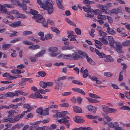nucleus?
I'll return each instance as SVG.
<instances>
[{
  "label": "nucleus",
  "mask_w": 130,
  "mask_h": 130,
  "mask_svg": "<svg viewBox=\"0 0 130 130\" xmlns=\"http://www.w3.org/2000/svg\"><path fill=\"white\" fill-rule=\"evenodd\" d=\"M37 2L41 8L47 11L48 14H51L53 13L54 10L53 6L50 2V0H37Z\"/></svg>",
  "instance_id": "f257e3e1"
},
{
  "label": "nucleus",
  "mask_w": 130,
  "mask_h": 130,
  "mask_svg": "<svg viewBox=\"0 0 130 130\" xmlns=\"http://www.w3.org/2000/svg\"><path fill=\"white\" fill-rule=\"evenodd\" d=\"M67 113V111H62L60 112H57L53 116L54 118H61L57 119L58 122H68L71 121L70 118L68 116H65Z\"/></svg>",
  "instance_id": "f03ea898"
},
{
  "label": "nucleus",
  "mask_w": 130,
  "mask_h": 130,
  "mask_svg": "<svg viewBox=\"0 0 130 130\" xmlns=\"http://www.w3.org/2000/svg\"><path fill=\"white\" fill-rule=\"evenodd\" d=\"M86 53L80 51L73 53L72 55V57L74 60L81 59L84 58L86 56Z\"/></svg>",
  "instance_id": "7ed1b4c3"
},
{
  "label": "nucleus",
  "mask_w": 130,
  "mask_h": 130,
  "mask_svg": "<svg viewBox=\"0 0 130 130\" xmlns=\"http://www.w3.org/2000/svg\"><path fill=\"white\" fill-rule=\"evenodd\" d=\"M107 124L109 126L112 128H114L116 130H118L120 128L117 122H105L104 124Z\"/></svg>",
  "instance_id": "20e7f679"
},
{
  "label": "nucleus",
  "mask_w": 130,
  "mask_h": 130,
  "mask_svg": "<svg viewBox=\"0 0 130 130\" xmlns=\"http://www.w3.org/2000/svg\"><path fill=\"white\" fill-rule=\"evenodd\" d=\"M32 18L35 20L36 22L38 23L42 22L44 21V19L43 16L39 14H37V15L33 17Z\"/></svg>",
  "instance_id": "39448f33"
},
{
  "label": "nucleus",
  "mask_w": 130,
  "mask_h": 130,
  "mask_svg": "<svg viewBox=\"0 0 130 130\" xmlns=\"http://www.w3.org/2000/svg\"><path fill=\"white\" fill-rule=\"evenodd\" d=\"M116 44L115 50L118 53H122V47L121 43L120 42H116Z\"/></svg>",
  "instance_id": "423d86ee"
},
{
  "label": "nucleus",
  "mask_w": 130,
  "mask_h": 130,
  "mask_svg": "<svg viewBox=\"0 0 130 130\" xmlns=\"http://www.w3.org/2000/svg\"><path fill=\"white\" fill-rule=\"evenodd\" d=\"M108 39L109 41V44L112 48H113L115 47L114 44L116 43L113 37L110 36L108 37Z\"/></svg>",
  "instance_id": "0eeeda50"
},
{
  "label": "nucleus",
  "mask_w": 130,
  "mask_h": 130,
  "mask_svg": "<svg viewBox=\"0 0 130 130\" xmlns=\"http://www.w3.org/2000/svg\"><path fill=\"white\" fill-rule=\"evenodd\" d=\"M9 25L10 26L13 28L17 27L22 25L21 24L20 21L13 22L12 23L9 24Z\"/></svg>",
  "instance_id": "6e6552de"
},
{
  "label": "nucleus",
  "mask_w": 130,
  "mask_h": 130,
  "mask_svg": "<svg viewBox=\"0 0 130 130\" xmlns=\"http://www.w3.org/2000/svg\"><path fill=\"white\" fill-rule=\"evenodd\" d=\"M87 108L89 111L93 113H95L97 109V108L96 107L92 106L91 105L87 106Z\"/></svg>",
  "instance_id": "1a4fd4ad"
},
{
  "label": "nucleus",
  "mask_w": 130,
  "mask_h": 130,
  "mask_svg": "<svg viewBox=\"0 0 130 130\" xmlns=\"http://www.w3.org/2000/svg\"><path fill=\"white\" fill-rule=\"evenodd\" d=\"M23 107L24 108H26L27 109V111H24L23 112L24 113V114H25V113H27L28 112L30 111L32 109V108L28 104H24L23 105Z\"/></svg>",
  "instance_id": "9d476101"
},
{
  "label": "nucleus",
  "mask_w": 130,
  "mask_h": 130,
  "mask_svg": "<svg viewBox=\"0 0 130 130\" xmlns=\"http://www.w3.org/2000/svg\"><path fill=\"white\" fill-rule=\"evenodd\" d=\"M109 12L111 13H114L115 14H117L118 13L121 12L122 13L123 12V11L121 10L119 8L117 9H113L109 11Z\"/></svg>",
  "instance_id": "9b49d317"
},
{
  "label": "nucleus",
  "mask_w": 130,
  "mask_h": 130,
  "mask_svg": "<svg viewBox=\"0 0 130 130\" xmlns=\"http://www.w3.org/2000/svg\"><path fill=\"white\" fill-rule=\"evenodd\" d=\"M19 111L18 110H11L8 111V117H12L14 113H18Z\"/></svg>",
  "instance_id": "f8f14e48"
},
{
  "label": "nucleus",
  "mask_w": 130,
  "mask_h": 130,
  "mask_svg": "<svg viewBox=\"0 0 130 130\" xmlns=\"http://www.w3.org/2000/svg\"><path fill=\"white\" fill-rule=\"evenodd\" d=\"M46 52L45 50H43L41 51L38 53L36 54L35 56L36 57H40L42 56Z\"/></svg>",
  "instance_id": "ddd939ff"
},
{
  "label": "nucleus",
  "mask_w": 130,
  "mask_h": 130,
  "mask_svg": "<svg viewBox=\"0 0 130 130\" xmlns=\"http://www.w3.org/2000/svg\"><path fill=\"white\" fill-rule=\"evenodd\" d=\"M84 11L87 12H91L92 11V9L89 5H86L83 7Z\"/></svg>",
  "instance_id": "4468645a"
},
{
  "label": "nucleus",
  "mask_w": 130,
  "mask_h": 130,
  "mask_svg": "<svg viewBox=\"0 0 130 130\" xmlns=\"http://www.w3.org/2000/svg\"><path fill=\"white\" fill-rule=\"evenodd\" d=\"M24 113L22 112L21 114L17 115L15 116L13 120L16 121H18L21 118L23 117L24 115Z\"/></svg>",
  "instance_id": "2eb2a0df"
},
{
  "label": "nucleus",
  "mask_w": 130,
  "mask_h": 130,
  "mask_svg": "<svg viewBox=\"0 0 130 130\" xmlns=\"http://www.w3.org/2000/svg\"><path fill=\"white\" fill-rule=\"evenodd\" d=\"M73 91L80 93L84 95H85V92L82 90L78 88H74L72 89Z\"/></svg>",
  "instance_id": "dca6fc26"
},
{
  "label": "nucleus",
  "mask_w": 130,
  "mask_h": 130,
  "mask_svg": "<svg viewBox=\"0 0 130 130\" xmlns=\"http://www.w3.org/2000/svg\"><path fill=\"white\" fill-rule=\"evenodd\" d=\"M58 50V48L56 47L52 46L48 49V51L51 53H55Z\"/></svg>",
  "instance_id": "f3484780"
},
{
  "label": "nucleus",
  "mask_w": 130,
  "mask_h": 130,
  "mask_svg": "<svg viewBox=\"0 0 130 130\" xmlns=\"http://www.w3.org/2000/svg\"><path fill=\"white\" fill-rule=\"evenodd\" d=\"M86 56H84V58H86L87 59V61L90 64H95L94 62L89 57L87 54L86 53Z\"/></svg>",
  "instance_id": "a211bd4d"
},
{
  "label": "nucleus",
  "mask_w": 130,
  "mask_h": 130,
  "mask_svg": "<svg viewBox=\"0 0 130 130\" xmlns=\"http://www.w3.org/2000/svg\"><path fill=\"white\" fill-rule=\"evenodd\" d=\"M14 93L15 96H18L19 94L20 95H23L25 96H27V93H25V92L20 90L15 91Z\"/></svg>",
  "instance_id": "6ab92c4d"
},
{
  "label": "nucleus",
  "mask_w": 130,
  "mask_h": 130,
  "mask_svg": "<svg viewBox=\"0 0 130 130\" xmlns=\"http://www.w3.org/2000/svg\"><path fill=\"white\" fill-rule=\"evenodd\" d=\"M104 61L106 62H112L113 61V60L112 58H111L110 55L107 56H105Z\"/></svg>",
  "instance_id": "aec40b11"
},
{
  "label": "nucleus",
  "mask_w": 130,
  "mask_h": 130,
  "mask_svg": "<svg viewBox=\"0 0 130 130\" xmlns=\"http://www.w3.org/2000/svg\"><path fill=\"white\" fill-rule=\"evenodd\" d=\"M74 119L75 122H83L85 121L81 117L79 116H76Z\"/></svg>",
  "instance_id": "412c9836"
},
{
  "label": "nucleus",
  "mask_w": 130,
  "mask_h": 130,
  "mask_svg": "<svg viewBox=\"0 0 130 130\" xmlns=\"http://www.w3.org/2000/svg\"><path fill=\"white\" fill-rule=\"evenodd\" d=\"M102 107L103 111L106 113H108L109 111L110 108L105 105H103Z\"/></svg>",
  "instance_id": "4be33fe9"
},
{
  "label": "nucleus",
  "mask_w": 130,
  "mask_h": 130,
  "mask_svg": "<svg viewBox=\"0 0 130 130\" xmlns=\"http://www.w3.org/2000/svg\"><path fill=\"white\" fill-rule=\"evenodd\" d=\"M49 109L47 108H45L43 110L41 115L44 116L48 115L49 113Z\"/></svg>",
  "instance_id": "5701e85b"
},
{
  "label": "nucleus",
  "mask_w": 130,
  "mask_h": 130,
  "mask_svg": "<svg viewBox=\"0 0 130 130\" xmlns=\"http://www.w3.org/2000/svg\"><path fill=\"white\" fill-rule=\"evenodd\" d=\"M29 48L30 49L34 50L39 48L40 46L38 45H34L29 46Z\"/></svg>",
  "instance_id": "b1692460"
},
{
  "label": "nucleus",
  "mask_w": 130,
  "mask_h": 130,
  "mask_svg": "<svg viewBox=\"0 0 130 130\" xmlns=\"http://www.w3.org/2000/svg\"><path fill=\"white\" fill-rule=\"evenodd\" d=\"M97 7L100 9L102 11H106V9L105 8H106L105 5H103L98 4L96 5Z\"/></svg>",
  "instance_id": "393cba45"
},
{
  "label": "nucleus",
  "mask_w": 130,
  "mask_h": 130,
  "mask_svg": "<svg viewBox=\"0 0 130 130\" xmlns=\"http://www.w3.org/2000/svg\"><path fill=\"white\" fill-rule=\"evenodd\" d=\"M86 98L88 100L89 102L92 103H99V101L95 99H93L89 98Z\"/></svg>",
  "instance_id": "a878e982"
},
{
  "label": "nucleus",
  "mask_w": 130,
  "mask_h": 130,
  "mask_svg": "<svg viewBox=\"0 0 130 130\" xmlns=\"http://www.w3.org/2000/svg\"><path fill=\"white\" fill-rule=\"evenodd\" d=\"M11 45V44H5L2 46V49L4 50H7L9 48Z\"/></svg>",
  "instance_id": "bb28decb"
},
{
  "label": "nucleus",
  "mask_w": 130,
  "mask_h": 130,
  "mask_svg": "<svg viewBox=\"0 0 130 130\" xmlns=\"http://www.w3.org/2000/svg\"><path fill=\"white\" fill-rule=\"evenodd\" d=\"M74 111L76 113H81L82 110L81 108L79 107L75 106L74 107Z\"/></svg>",
  "instance_id": "cd10ccee"
},
{
  "label": "nucleus",
  "mask_w": 130,
  "mask_h": 130,
  "mask_svg": "<svg viewBox=\"0 0 130 130\" xmlns=\"http://www.w3.org/2000/svg\"><path fill=\"white\" fill-rule=\"evenodd\" d=\"M6 98L7 97H13L15 96L14 93H13L11 92H8L5 94Z\"/></svg>",
  "instance_id": "c85d7f7f"
},
{
  "label": "nucleus",
  "mask_w": 130,
  "mask_h": 130,
  "mask_svg": "<svg viewBox=\"0 0 130 130\" xmlns=\"http://www.w3.org/2000/svg\"><path fill=\"white\" fill-rule=\"evenodd\" d=\"M122 45L124 46H130V41L126 40L123 42L122 43Z\"/></svg>",
  "instance_id": "c756f323"
},
{
  "label": "nucleus",
  "mask_w": 130,
  "mask_h": 130,
  "mask_svg": "<svg viewBox=\"0 0 130 130\" xmlns=\"http://www.w3.org/2000/svg\"><path fill=\"white\" fill-rule=\"evenodd\" d=\"M89 96L92 98L100 99V96L97 95L96 94L91 93H89Z\"/></svg>",
  "instance_id": "7c9ffc66"
},
{
  "label": "nucleus",
  "mask_w": 130,
  "mask_h": 130,
  "mask_svg": "<svg viewBox=\"0 0 130 130\" xmlns=\"http://www.w3.org/2000/svg\"><path fill=\"white\" fill-rule=\"evenodd\" d=\"M83 3L85 4H87L89 5L91 4H93L94 3V2L89 0H84L83 2Z\"/></svg>",
  "instance_id": "2f4dec72"
},
{
  "label": "nucleus",
  "mask_w": 130,
  "mask_h": 130,
  "mask_svg": "<svg viewBox=\"0 0 130 130\" xmlns=\"http://www.w3.org/2000/svg\"><path fill=\"white\" fill-rule=\"evenodd\" d=\"M106 32L109 34L112 35H114L116 34V32L113 29H109L108 30H106Z\"/></svg>",
  "instance_id": "473e14b6"
},
{
  "label": "nucleus",
  "mask_w": 130,
  "mask_h": 130,
  "mask_svg": "<svg viewBox=\"0 0 130 130\" xmlns=\"http://www.w3.org/2000/svg\"><path fill=\"white\" fill-rule=\"evenodd\" d=\"M100 40L105 45L107 44L108 42L106 39L104 37H103L101 38H99Z\"/></svg>",
  "instance_id": "72a5a7b5"
},
{
  "label": "nucleus",
  "mask_w": 130,
  "mask_h": 130,
  "mask_svg": "<svg viewBox=\"0 0 130 130\" xmlns=\"http://www.w3.org/2000/svg\"><path fill=\"white\" fill-rule=\"evenodd\" d=\"M51 29L52 31L56 32L57 34H60L59 30L56 28L52 27H51Z\"/></svg>",
  "instance_id": "f704fd0d"
},
{
  "label": "nucleus",
  "mask_w": 130,
  "mask_h": 130,
  "mask_svg": "<svg viewBox=\"0 0 130 130\" xmlns=\"http://www.w3.org/2000/svg\"><path fill=\"white\" fill-rule=\"evenodd\" d=\"M82 73H83V76L84 78H86L88 75V70L87 69L84 70Z\"/></svg>",
  "instance_id": "c9c22d12"
},
{
  "label": "nucleus",
  "mask_w": 130,
  "mask_h": 130,
  "mask_svg": "<svg viewBox=\"0 0 130 130\" xmlns=\"http://www.w3.org/2000/svg\"><path fill=\"white\" fill-rule=\"evenodd\" d=\"M93 11L94 14L97 15L102 14V12L99 9L94 10Z\"/></svg>",
  "instance_id": "e433bc0d"
},
{
  "label": "nucleus",
  "mask_w": 130,
  "mask_h": 130,
  "mask_svg": "<svg viewBox=\"0 0 130 130\" xmlns=\"http://www.w3.org/2000/svg\"><path fill=\"white\" fill-rule=\"evenodd\" d=\"M56 3L58 7L60 9L62 10L64 9V8L62 5L61 2H59L58 1H56Z\"/></svg>",
  "instance_id": "4c0bfd02"
},
{
  "label": "nucleus",
  "mask_w": 130,
  "mask_h": 130,
  "mask_svg": "<svg viewBox=\"0 0 130 130\" xmlns=\"http://www.w3.org/2000/svg\"><path fill=\"white\" fill-rule=\"evenodd\" d=\"M30 12L34 16L37 15V14H38V12L37 11L34 10H32V9H30Z\"/></svg>",
  "instance_id": "58836bf2"
},
{
  "label": "nucleus",
  "mask_w": 130,
  "mask_h": 130,
  "mask_svg": "<svg viewBox=\"0 0 130 130\" xmlns=\"http://www.w3.org/2000/svg\"><path fill=\"white\" fill-rule=\"evenodd\" d=\"M0 12L2 13L6 14L9 13V12L7 11V9H3V8L0 11Z\"/></svg>",
  "instance_id": "ea45409f"
},
{
  "label": "nucleus",
  "mask_w": 130,
  "mask_h": 130,
  "mask_svg": "<svg viewBox=\"0 0 130 130\" xmlns=\"http://www.w3.org/2000/svg\"><path fill=\"white\" fill-rule=\"evenodd\" d=\"M13 119V118L12 117H8V118H5L3 119V122H7L8 121H12Z\"/></svg>",
  "instance_id": "a19ab883"
},
{
  "label": "nucleus",
  "mask_w": 130,
  "mask_h": 130,
  "mask_svg": "<svg viewBox=\"0 0 130 130\" xmlns=\"http://www.w3.org/2000/svg\"><path fill=\"white\" fill-rule=\"evenodd\" d=\"M57 127V125L56 124H53L51 125L48 127V129L50 130L54 129H55Z\"/></svg>",
  "instance_id": "79ce46f5"
},
{
  "label": "nucleus",
  "mask_w": 130,
  "mask_h": 130,
  "mask_svg": "<svg viewBox=\"0 0 130 130\" xmlns=\"http://www.w3.org/2000/svg\"><path fill=\"white\" fill-rule=\"evenodd\" d=\"M75 31L77 34L80 35L81 34V31L78 28H76L75 29Z\"/></svg>",
  "instance_id": "37998d69"
},
{
  "label": "nucleus",
  "mask_w": 130,
  "mask_h": 130,
  "mask_svg": "<svg viewBox=\"0 0 130 130\" xmlns=\"http://www.w3.org/2000/svg\"><path fill=\"white\" fill-rule=\"evenodd\" d=\"M56 83L59 86H61L62 85V83L61 80L58 79H57V80L56 81Z\"/></svg>",
  "instance_id": "c03bdc74"
},
{
  "label": "nucleus",
  "mask_w": 130,
  "mask_h": 130,
  "mask_svg": "<svg viewBox=\"0 0 130 130\" xmlns=\"http://www.w3.org/2000/svg\"><path fill=\"white\" fill-rule=\"evenodd\" d=\"M58 107L57 105H51L48 106L47 108L48 109H50L52 108H57Z\"/></svg>",
  "instance_id": "a18cd8bd"
},
{
  "label": "nucleus",
  "mask_w": 130,
  "mask_h": 130,
  "mask_svg": "<svg viewBox=\"0 0 130 130\" xmlns=\"http://www.w3.org/2000/svg\"><path fill=\"white\" fill-rule=\"evenodd\" d=\"M32 33L31 31H24L23 33V35L26 36L27 35L30 34Z\"/></svg>",
  "instance_id": "49530a36"
},
{
  "label": "nucleus",
  "mask_w": 130,
  "mask_h": 130,
  "mask_svg": "<svg viewBox=\"0 0 130 130\" xmlns=\"http://www.w3.org/2000/svg\"><path fill=\"white\" fill-rule=\"evenodd\" d=\"M99 35L101 36L104 37L107 35V34L106 32L103 31L102 30L99 31Z\"/></svg>",
  "instance_id": "de8ad7c7"
},
{
  "label": "nucleus",
  "mask_w": 130,
  "mask_h": 130,
  "mask_svg": "<svg viewBox=\"0 0 130 130\" xmlns=\"http://www.w3.org/2000/svg\"><path fill=\"white\" fill-rule=\"evenodd\" d=\"M40 86L43 88H45L46 87V83L43 82H40Z\"/></svg>",
  "instance_id": "09e8293b"
},
{
  "label": "nucleus",
  "mask_w": 130,
  "mask_h": 130,
  "mask_svg": "<svg viewBox=\"0 0 130 130\" xmlns=\"http://www.w3.org/2000/svg\"><path fill=\"white\" fill-rule=\"evenodd\" d=\"M18 16L19 18L22 19H24L26 18V16L23 14L18 13Z\"/></svg>",
  "instance_id": "8fccbe9b"
},
{
  "label": "nucleus",
  "mask_w": 130,
  "mask_h": 130,
  "mask_svg": "<svg viewBox=\"0 0 130 130\" xmlns=\"http://www.w3.org/2000/svg\"><path fill=\"white\" fill-rule=\"evenodd\" d=\"M38 74L42 77H44L46 75L45 72L43 71L39 72L38 73Z\"/></svg>",
  "instance_id": "3c124183"
},
{
  "label": "nucleus",
  "mask_w": 130,
  "mask_h": 130,
  "mask_svg": "<svg viewBox=\"0 0 130 130\" xmlns=\"http://www.w3.org/2000/svg\"><path fill=\"white\" fill-rule=\"evenodd\" d=\"M72 82L75 84H77L78 85H83V84L80 82L76 80H74L72 81Z\"/></svg>",
  "instance_id": "603ef678"
},
{
  "label": "nucleus",
  "mask_w": 130,
  "mask_h": 130,
  "mask_svg": "<svg viewBox=\"0 0 130 130\" xmlns=\"http://www.w3.org/2000/svg\"><path fill=\"white\" fill-rule=\"evenodd\" d=\"M17 77L15 76H11L10 75L7 78V80H13L14 79H15Z\"/></svg>",
  "instance_id": "864d4df0"
},
{
  "label": "nucleus",
  "mask_w": 130,
  "mask_h": 130,
  "mask_svg": "<svg viewBox=\"0 0 130 130\" xmlns=\"http://www.w3.org/2000/svg\"><path fill=\"white\" fill-rule=\"evenodd\" d=\"M21 40V39L20 38H15L13 40H11L10 42L11 43H13L16 42L17 41H20Z\"/></svg>",
  "instance_id": "5fc2aeb1"
},
{
  "label": "nucleus",
  "mask_w": 130,
  "mask_h": 130,
  "mask_svg": "<svg viewBox=\"0 0 130 130\" xmlns=\"http://www.w3.org/2000/svg\"><path fill=\"white\" fill-rule=\"evenodd\" d=\"M45 37L46 39H49L52 38L53 35L51 34H48L45 35Z\"/></svg>",
  "instance_id": "6e6d98bb"
},
{
  "label": "nucleus",
  "mask_w": 130,
  "mask_h": 130,
  "mask_svg": "<svg viewBox=\"0 0 130 130\" xmlns=\"http://www.w3.org/2000/svg\"><path fill=\"white\" fill-rule=\"evenodd\" d=\"M35 96L39 98H42L43 97L40 94L39 92H35Z\"/></svg>",
  "instance_id": "4d7b16f0"
},
{
  "label": "nucleus",
  "mask_w": 130,
  "mask_h": 130,
  "mask_svg": "<svg viewBox=\"0 0 130 130\" xmlns=\"http://www.w3.org/2000/svg\"><path fill=\"white\" fill-rule=\"evenodd\" d=\"M23 43L27 45H30L33 44V43L30 41H23Z\"/></svg>",
  "instance_id": "13d9d810"
},
{
  "label": "nucleus",
  "mask_w": 130,
  "mask_h": 130,
  "mask_svg": "<svg viewBox=\"0 0 130 130\" xmlns=\"http://www.w3.org/2000/svg\"><path fill=\"white\" fill-rule=\"evenodd\" d=\"M120 109L124 110H127L128 111L130 110V108L129 107L127 106H123L120 108Z\"/></svg>",
  "instance_id": "bf43d9fd"
},
{
  "label": "nucleus",
  "mask_w": 130,
  "mask_h": 130,
  "mask_svg": "<svg viewBox=\"0 0 130 130\" xmlns=\"http://www.w3.org/2000/svg\"><path fill=\"white\" fill-rule=\"evenodd\" d=\"M40 23H42L43 26L45 27H48L47 22L45 21V20L44 19V21L42 22H41Z\"/></svg>",
  "instance_id": "052dcab7"
},
{
  "label": "nucleus",
  "mask_w": 130,
  "mask_h": 130,
  "mask_svg": "<svg viewBox=\"0 0 130 130\" xmlns=\"http://www.w3.org/2000/svg\"><path fill=\"white\" fill-rule=\"evenodd\" d=\"M104 76L108 77H110L112 76V75L109 72H106L104 73Z\"/></svg>",
  "instance_id": "680f3d73"
},
{
  "label": "nucleus",
  "mask_w": 130,
  "mask_h": 130,
  "mask_svg": "<svg viewBox=\"0 0 130 130\" xmlns=\"http://www.w3.org/2000/svg\"><path fill=\"white\" fill-rule=\"evenodd\" d=\"M43 109L40 108H38L36 111V112L41 115H42V112Z\"/></svg>",
  "instance_id": "e2e57ef3"
},
{
  "label": "nucleus",
  "mask_w": 130,
  "mask_h": 130,
  "mask_svg": "<svg viewBox=\"0 0 130 130\" xmlns=\"http://www.w3.org/2000/svg\"><path fill=\"white\" fill-rule=\"evenodd\" d=\"M122 73V72L121 71L119 74V81H121L123 79V76L121 75Z\"/></svg>",
  "instance_id": "0e129e2a"
},
{
  "label": "nucleus",
  "mask_w": 130,
  "mask_h": 130,
  "mask_svg": "<svg viewBox=\"0 0 130 130\" xmlns=\"http://www.w3.org/2000/svg\"><path fill=\"white\" fill-rule=\"evenodd\" d=\"M106 18L107 19H108V22L109 23H113V21L111 17L107 16Z\"/></svg>",
  "instance_id": "69168bd1"
},
{
  "label": "nucleus",
  "mask_w": 130,
  "mask_h": 130,
  "mask_svg": "<svg viewBox=\"0 0 130 130\" xmlns=\"http://www.w3.org/2000/svg\"><path fill=\"white\" fill-rule=\"evenodd\" d=\"M66 22L70 24L74 25V24L73 22H72L71 21H70L68 18H66Z\"/></svg>",
  "instance_id": "338daca9"
},
{
  "label": "nucleus",
  "mask_w": 130,
  "mask_h": 130,
  "mask_svg": "<svg viewBox=\"0 0 130 130\" xmlns=\"http://www.w3.org/2000/svg\"><path fill=\"white\" fill-rule=\"evenodd\" d=\"M104 118L108 121H111V119L110 117L107 115H105L104 116Z\"/></svg>",
  "instance_id": "774afa93"
}]
</instances>
